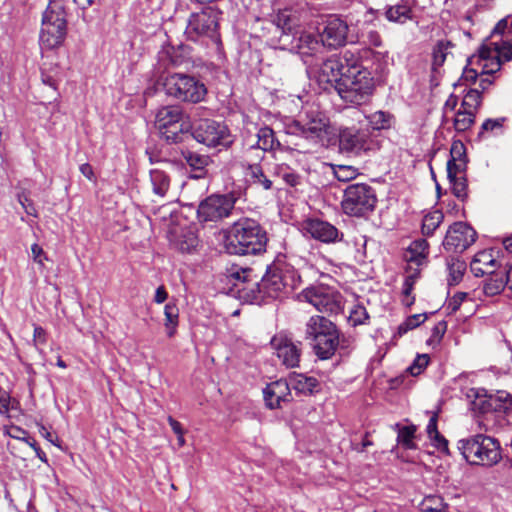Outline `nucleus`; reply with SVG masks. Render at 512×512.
Wrapping results in <instances>:
<instances>
[{
    "label": "nucleus",
    "mask_w": 512,
    "mask_h": 512,
    "mask_svg": "<svg viewBox=\"0 0 512 512\" xmlns=\"http://www.w3.org/2000/svg\"><path fill=\"white\" fill-rule=\"evenodd\" d=\"M498 266L499 264L493 255V250L478 252L470 263V269L477 277L492 274Z\"/></svg>",
    "instance_id": "obj_28"
},
{
    "label": "nucleus",
    "mask_w": 512,
    "mask_h": 512,
    "mask_svg": "<svg viewBox=\"0 0 512 512\" xmlns=\"http://www.w3.org/2000/svg\"><path fill=\"white\" fill-rule=\"evenodd\" d=\"M301 281L297 270L288 263L286 256L279 255L267 267L260 282L254 281L252 288L243 289L244 300L250 303H260L265 298L278 299L292 293Z\"/></svg>",
    "instance_id": "obj_1"
},
{
    "label": "nucleus",
    "mask_w": 512,
    "mask_h": 512,
    "mask_svg": "<svg viewBox=\"0 0 512 512\" xmlns=\"http://www.w3.org/2000/svg\"><path fill=\"white\" fill-rule=\"evenodd\" d=\"M193 138L207 147H229L233 136L228 127L221 122L211 119L200 121L192 132Z\"/></svg>",
    "instance_id": "obj_15"
},
{
    "label": "nucleus",
    "mask_w": 512,
    "mask_h": 512,
    "mask_svg": "<svg viewBox=\"0 0 512 512\" xmlns=\"http://www.w3.org/2000/svg\"><path fill=\"white\" fill-rule=\"evenodd\" d=\"M198 245L197 237L189 232L178 241V248L183 253H191Z\"/></svg>",
    "instance_id": "obj_52"
},
{
    "label": "nucleus",
    "mask_w": 512,
    "mask_h": 512,
    "mask_svg": "<svg viewBox=\"0 0 512 512\" xmlns=\"http://www.w3.org/2000/svg\"><path fill=\"white\" fill-rule=\"evenodd\" d=\"M433 445L440 451H448V441L438 432L430 438Z\"/></svg>",
    "instance_id": "obj_63"
},
{
    "label": "nucleus",
    "mask_w": 512,
    "mask_h": 512,
    "mask_svg": "<svg viewBox=\"0 0 512 512\" xmlns=\"http://www.w3.org/2000/svg\"><path fill=\"white\" fill-rule=\"evenodd\" d=\"M271 345L276 351L277 357L287 368L299 366L302 354V342L295 341L290 336L279 333L271 340Z\"/></svg>",
    "instance_id": "obj_21"
},
{
    "label": "nucleus",
    "mask_w": 512,
    "mask_h": 512,
    "mask_svg": "<svg viewBox=\"0 0 512 512\" xmlns=\"http://www.w3.org/2000/svg\"><path fill=\"white\" fill-rule=\"evenodd\" d=\"M305 339L320 360L332 358L343 347L344 338L335 323L321 315L311 316L305 324Z\"/></svg>",
    "instance_id": "obj_4"
},
{
    "label": "nucleus",
    "mask_w": 512,
    "mask_h": 512,
    "mask_svg": "<svg viewBox=\"0 0 512 512\" xmlns=\"http://www.w3.org/2000/svg\"><path fill=\"white\" fill-rule=\"evenodd\" d=\"M165 327L167 329L168 337H173L178 325L179 310L174 304H166L164 308Z\"/></svg>",
    "instance_id": "obj_43"
},
{
    "label": "nucleus",
    "mask_w": 512,
    "mask_h": 512,
    "mask_svg": "<svg viewBox=\"0 0 512 512\" xmlns=\"http://www.w3.org/2000/svg\"><path fill=\"white\" fill-rule=\"evenodd\" d=\"M506 286L512 291V265L505 264V270L502 273Z\"/></svg>",
    "instance_id": "obj_64"
},
{
    "label": "nucleus",
    "mask_w": 512,
    "mask_h": 512,
    "mask_svg": "<svg viewBox=\"0 0 512 512\" xmlns=\"http://www.w3.org/2000/svg\"><path fill=\"white\" fill-rule=\"evenodd\" d=\"M303 298L323 313H338L341 309V296L333 289L317 285L303 290Z\"/></svg>",
    "instance_id": "obj_18"
},
{
    "label": "nucleus",
    "mask_w": 512,
    "mask_h": 512,
    "mask_svg": "<svg viewBox=\"0 0 512 512\" xmlns=\"http://www.w3.org/2000/svg\"><path fill=\"white\" fill-rule=\"evenodd\" d=\"M318 36L323 47L338 49L348 42L349 25L337 14L324 16L318 23Z\"/></svg>",
    "instance_id": "obj_14"
},
{
    "label": "nucleus",
    "mask_w": 512,
    "mask_h": 512,
    "mask_svg": "<svg viewBox=\"0 0 512 512\" xmlns=\"http://www.w3.org/2000/svg\"><path fill=\"white\" fill-rule=\"evenodd\" d=\"M61 1H50L42 16L40 44L43 48L54 49L60 46L67 34V19Z\"/></svg>",
    "instance_id": "obj_8"
},
{
    "label": "nucleus",
    "mask_w": 512,
    "mask_h": 512,
    "mask_svg": "<svg viewBox=\"0 0 512 512\" xmlns=\"http://www.w3.org/2000/svg\"><path fill=\"white\" fill-rule=\"evenodd\" d=\"M429 253V244L426 239L414 240L407 249V261L421 264Z\"/></svg>",
    "instance_id": "obj_35"
},
{
    "label": "nucleus",
    "mask_w": 512,
    "mask_h": 512,
    "mask_svg": "<svg viewBox=\"0 0 512 512\" xmlns=\"http://www.w3.org/2000/svg\"><path fill=\"white\" fill-rule=\"evenodd\" d=\"M447 331V322L440 321L438 322L431 330V335L427 340L428 345H436L439 344L444 334Z\"/></svg>",
    "instance_id": "obj_53"
},
{
    "label": "nucleus",
    "mask_w": 512,
    "mask_h": 512,
    "mask_svg": "<svg viewBox=\"0 0 512 512\" xmlns=\"http://www.w3.org/2000/svg\"><path fill=\"white\" fill-rule=\"evenodd\" d=\"M488 46H493L492 53H494L495 58L500 59V61H510L512 60V45L507 42H491Z\"/></svg>",
    "instance_id": "obj_48"
},
{
    "label": "nucleus",
    "mask_w": 512,
    "mask_h": 512,
    "mask_svg": "<svg viewBox=\"0 0 512 512\" xmlns=\"http://www.w3.org/2000/svg\"><path fill=\"white\" fill-rule=\"evenodd\" d=\"M183 155L191 170L194 171L191 178H204L207 172L206 168L211 163L210 157L193 151H187Z\"/></svg>",
    "instance_id": "obj_29"
},
{
    "label": "nucleus",
    "mask_w": 512,
    "mask_h": 512,
    "mask_svg": "<svg viewBox=\"0 0 512 512\" xmlns=\"http://www.w3.org/2000/svg\"><path fill=\"white\" fill-rule=\"evenodd\" d=\"M267 232L252 218L234 222L224 236V249L231 255H259L266 251Z\"/></svg>",
    "instance_id": "obj_2"
},
{
    "label": "nucleus",
    "mask_w": 512,
    "mask_h": 512,
    "mask_svg": "<svg viewBox=\"0 0 512 512\" xmlns=\"http://www.w3.org/2000/svg\"><path fill=\"white\" fill-rule=\"evenodd\" d=\"M385 17L390 22L403 24L412 17V9L407 0L386 7Z\"/></svg>",
    "instance_id": "obj_31"
},
{
    "label": "nucleus",
    "mask_w": 512,
    "mask_h": 512,
    "mask_svg": "<svg viewBox=\"0 0 512 512\" xmlns=\"http://www.w3.org/2000/svg\"><path fill=\"white\" fill-rule=\"evenodd\" d=\"M170 181V176L164 170L159 168L150 170V182L155 195L165 197L170 188Z\"/></svg>",
    "instance_id": "obj_33"
},
{
    "label": "nucleus",
    "mask_w": 512,
    "mask_h": 512,
    "mask_svg": "<svg viewBox=\"0 0 512 512\" xmlns=\"http://www.w3.org/2000/svg\"><path fill=\"white\" fill-rule=\"evenodd\" d=\"M350 116L357 124H363L364 127L373 130L388 129L391 126L392 115L384 111H376L369 116L363 114L360 110H350Z\"/></svg>",
    "instance_id": "obj_26"
},
{
    "label": "nucleus",
    "mask_w": 512,
    "mask_h": 512,
    "mask_svg": "<svg viewBox=\"0 0 512 512\" xmlns=\"http://www.w3.org/2000/svg\"><path fill=\"white\" fill-rule=\"evenodd\" d=\"M296 53L308 54L317 51L322 46L320 37L309 32L298 31Z\"/></svg>",
    "instance_id": "obj_36"
},
{
    "label": "nucleus",
    "mask_w": 512,
    "mask_h": 512,
    "mask_svg": "<svg viewBox=\"0 0 512 512\" xmlns=\"http://www.w3.org/2000/svg\"><path fill=\"white\" fill-rule=\"evenodd\" d=\"M277 31L279 33L278 43L282 50L295 52L299 50L297 46L298 31L292 28L290 18L285 13H279L274 20Z\"/></svg>",
    "instance_id": "obj_24"
},
{
    "label": "nucleus",
    "mask_w": 512,
    "mask_h": 512,
    "mask_svg": "<svg viewBox=\"0 0 512 512\" xmlns=\"http://www.w3.org/2000/svg\"><path fill=\"white\" fill-rule=\"evenodd\" d=\"M264 400L270 409L279 408L281 402L290 400V384L286 380H278L266 386L263 390Z\"/></svg>",
    "instance_id": "obj_25"
},
{
    "label": "nucleus",
    "mask_w": 512,
    "mask_h": 512,
    "mask_svg": "<svg viewBox=\"0 0 512 512\" xmlns=\"http://www.w3.org/2000/svg\"><path fill=\"white\" fill-rule=\"evenodd\" d=\"M453 195L461 200L465 201L468 198V182L466 176L455 177L453 181H449Z\"/></svg>",
    "instance_id": "obj_46"
},
{
    "label": "nucleus",
    "mask_w": 512,
    "mask_h": 512,
    "mask_svg": "<svg viewBox=\"0 0 512 512\" xmlns=\"http://www.w3.org/2000/svg\"><path fill=\"white\" fill-rule=\"evenodd\" d=\"M479 64L481 75H492L500 70L502 62L495 58L490 46H483L479 51Z\"/></svg>",
    "instance_id": "obj_32"
},
{
    "label": "nucleus",
    "mask_w": 512,
    "mask_h": 512,
    "mask_svg": "<svg viewBox=\"0 0 512 512\" xmlns=\"http://www.w3.org/2000/svg\"><path fill=\"white\" fill-rule=\"evenodd\" d=\"M444 220V214L440 210L426 214L422 220L421 232L424 236L430 237Z\"/></svg>",
    "instance_id": "obj_37"
},
{
    "label": "nucleus",
    "mask_w": 512,
    "mask_h": 512,
    "mask_svg": "<svg viewBox=\"0 0 512 512\" xmlns=\"http://www.w3.org/2000/svg\"><path fill=\"white\" fill-rule=\"evenodd\" d=\"M353 57V53L345 51L342 57L332 55L324 60L318 70L319 84L329 85L336 90L340 79L345 74L347 63H350Z\"/></svg>",
    "instance_id": "obj_19"
},
{
    "label": "nucleus",
    "mask_w": 512,
    "mask_h": 512,
    "mask_svg": "<svg viewBox=\"0 0 512 512\" xmlns=\"http://www.w3.org/2000/svg\"><path fill=\"white\" fill-rule=\"evenodd\" d=\"M333 174L337 180L348 182L357 177L358 170L350 165H335L333 166Z\"/></svg>",
    "instance_id": "obj_49"
},
{
    "label": "nucleus",
    "mask_w": 512,
    "mask_h": 512,
    "mask_svg": "<svg viewBox=\"0 0 512 512\" xmlns=\"http://www.w3.org/2000/svg\"><path fill=\"white\" fill-rule=\"evenodd\" d=\"M374 90V79L368 69L357 61L347 63L345 74L337 85L341 99L353 105H362L369 101Z\"/></svg>",
    "instance_id": "obj_6"
},
{
    "label": "nucleus",
    "mask_w": 512,
    "mask_h": 512,
    "mask_svg": "<svg viewBox=\"0 0 512 512\" xmlns=\"http://www.w3.org/2000/svg\"><path fill=\"white\" fill-rule=\"evenodd\" d=\"M290 384L297 392L308 395L313 394L317 390L319 381L312 376L294 373L290 377Z\"/></svg>",
    "instance_id": "obj_34"
},
{
    "label": "nucleus",
    "mask_w": 512,
    "mask_h": 512,
    "mask_svg": "<svg viewBox=\"0 0 512 512\" xmlns=\"http://www.w3.org/2000/svg\"><path fill=\"white\" fill-rule=\"evenodd\" d=\"M476 114L460 108L454 118L453 126L457 132H465L471 128L475 122Z\"/></svg>",
    "instance_id": "obj_40"
},
{
    "label": "nucleus",
    "mask_w": 512,
    "mask_h": 512,
    "mask_svg": "<svg viewBox=\"0 0 512 512\" xmlns=\"http://www.w3.org/2000/svg\"><path fill=\"white\" fill-rule=\"evenodd\" d=\"M256 144L251 145V148L261 149L264 152L273 151L280 147V142L275 137L274 131L268 127L263 126L258 129Z\"/></svg>",
    "instance_id": "obj_30"
},
{
    "label": "nucleus",
    "mask_w": 512,
    "mask_h": 512,
    "mask_svg": "<svg viewBox=\"0 0 512 512\" xmlns=\"http://www.w3.org/2000/svg\"><path fill=\"white\" fill-rule=\"evenodd\" d=\"M221 12L212 6L203 8L200 12L192 13L188 19L185 35L188 40L198 41L207 37L219 41L218 26Z\"/></svg>",
    "instance_id": "obj_12"
},
{
    "label": "nucleus",
    "mask_w": 512,
    "mask_h": 512,
    "mask_svg": "<svg viewBox=\"0 0 512 512\" xmlns=\"http://www.w3.org/2000/svg\"><path fill=\"white\" fill-rule=\"evenodd\" d=\"M449 270V278L448 282L450 285H455L460 282L463 276V272L465 270V264L463 262L452 263L448 266Z\"/></svg>",
    "instance_id": "obj_54"
},
{
    "label": "nucleus",
    "mask_w": 512,
    "mask_h": 512,
    "mask_svg": "<svg viewBox=\"0 0 512 512\" xmlns=\"http://www.w3.org/2000/svg\"><path fill=\"white\" fill-rule=\"evenodd\" d=\"M327 128L328 120L321 113L310 111L306 118L293 121L288 126V133L318 143L327 134Z\"/></svg>",
    "instance_id": "obj_17"
},
{
    "label": "nucleus",
    "mask_w": 512,
    "mask_h": 512,
    "mask_svg": "<svg viewBox=\"0 0 512 512\" xmlns=\"http://www.w3.org/2000/svg\"><path fill=\"white\" fill-rule=\"evenodd\" d=\"M305 339L320 360L332 358L343 347L344 338L335 323L321 315L311 316L305 324Z\"/></svg>",
    "instance_id": "obj_5"
},
{
    "label": "nucleus",
    "mask_w": 512,
    "mask_h": 512,
    "mask_svg": "<svg viewBox=\"0 0 512 512\" xmlns=\"http://www.w3.org/2000/svg\"><path fill=\"white\" fill-rule=\"evenodd\" d=\"M467 164L465 162H454V160L447 161V178L453 181L455 177L466 176Z\"/></svg>",
    "instance_id": "obj_51"
},
{
    "label": "nucleus",
    "mask_w": 512,
    "mask_h": 512,
    "mask_svg": "<svg viewBox=\"0 0 512 512\" xmlns=\"http://www.w3.org/2000/svg\"><path fill=\"white\" fill-rule=\"evenodd\" d=\"M418 278H419V273L414 272V273L406 276L404 279L402 294L405 299L403 300V302L408 306H410L414 302L415 298H414V296H412V291L414 289V285H415L416 281L418 280Z\"/></svg>",
    "instance_id": "obj_47"
},
{
    "label": "nucleus",
    "mask_w": 512,
    "mask_h": 512,
    "mask_svg": "<svg viewBox=\"0 0 512 512\" xmlns=\"http://www.w3.org/2000/svg\"><path fill=\"white\" fill-rule=\"evenodd\" d=\"M429 356L427 354L418 355L413 363L408 367L411 375H419L428 365Z\"/></svg>",
    "instance_id": "obj_56"
},
{
    "label": "nucleus",
    "mask_w": 512,
    "mask_h": 512,
    "mask_svg": "<svg viewBox=\"0 0 512 512\" xmlns=\"http://www.w3.org/2000/svg\"><path fill=\"white\" fill-rule=\"evenodd\" d=\"M458 449L466 461L473 465L492 466L501 460L499 442L483 434L459 440Z\"/></svg>",
    "instance_id": "obj_7"
},
{
    "label": "nucleus",
    "mask_w": 512,
    "mask_h": 512,
    "mask_svg": "<svg viewBox=\"0 0 512 512\" xmlns=\"http://www.w3.org/2000/svg\"><path fill=\"white\" fill-rule=\"evenodd\" d=\"M416 427L414 425L404 426L399 429L397 440L404 448L412 449L415 447L413 443Z\"/></svg>",
    "instance_id": "obj_50"
},
{
    "label": "nucleus",
    "mask_w": 512,
    "mask_h": 512,
    "mask_svg": "<svg viewBox=\"0 0 512 512\" xmlns=\"http://www.w3.org/2000/svg\"><path fill=\"white\" fill-rule=\"evenodd\" d=\"M369 319L367 309L362 303L355 304L349 312L348 320L354 327L369 324Z\"/></svg>",
    "instance_id": "obj_45"
},
{
    "label": "nucleus",
    "mask_w": 512,
    "mask_h": 512,
    "mask_svg": "<svg viewBox=\"0 0 512 512\" xmlns=\"http://www.w3.org/2000/svg\"><path fill=\"white\" fill-rule=\"evenodd\" d=\"M489 278L485 280L483 285V292L486 296H495L500 294L506 284L504 281V276L495 271L492 274H488Z\"/></svg>",
    "instance_id": "obj_38"
},
{
    "label": "nucleus",
    "mask_w": 512,
    "mask_h": 512,
    "mask_svg": "<svg viewBox=\"0 0 512 512\" xmlns=\"http://www.w3.org/2000/svg\"><path fill=\"white\" fill-rule=\"evenodd\" d=\"M304 235L323 243H333L342 239L343 234L329 222L320 219H307L302 224Z\"/></svg>",
    "instance_id": "obj_22"
},
{
    "label": "nucleus",
    "mask_w": 512,
    "mask_h": 512,
    "mask_svg": "<svg viewBox=\"0 0 512 512\" xmlns=\"http://www.w3.org/2000/svg\"><path fill=\"white\" fill-rule=\"evenodd\" d=\"M454 162H465L467 164L466 148L461 141L453 142L450 149V158Z\"/></svg>",
    "instance_id": "obj_55"
},
{
    "label": "nucleus",
    "mask_w": 512,
    "mask_h": 512,
    "mask_svg": "<svg viewBox=\"0 0 512 512\" xmlns=\"http://www.w3.org/2000/svg\"><path fill=\"white\" fill-rule=\"evenodd\" d=\"M478 76H479V72L476 69L470 68V67H465L463 70L462 76L459 79V82L454 84V86L456 88L458 86L475 84Z\"/></svg>",
    "instance_id": "obj_57"
},
{
    "label": "nucleus",
    "mask_w": 512,
    "mask_h": 512,
    "mask_svg": "<svg viewBox=\"0 0 512 512\" xmlns=\"http://www.w3.org/2000/svg\"><path fill=\"white\" fill-rule=\"evenodd\" d=\"M366 43L373 47H380L382 45V37L376 30H369L366 33Z\"/></svg>",
    "instance_id": "obj_61"
},
{
    "label": "nucleus",
    "mask_w": 512,
    "mask_h": 512,
    "mask_svg": "<svg viewBox=\"0 0 512 512\" xmlns=\"http://www.w3.org/2000/svg\"><path fill=\"white\" fill-rule=\"evenodd\" d=\"M505 120V117L496 119H486L481 126L480 134L484 131H494L497 129H501L503 127V123L505 122Z\"/></svg>",
    "instance_id": "obj_59"
},
{
    "label": "nucleus",
    "mask_w": 512,
    "mask_h": 512,
    "mask_svg": "<svg viewBox=\"0 0 512 512\" xmlns=\"http://www.w3.org/2000/svg\"><path fill=\"white\" fill-rule=\"evenodd\" d=\"M452 47L451 42L449 41H438L435 47L433 48V62H432V69L434 71H437L438 68H440L447 57L448 49Z\"/></svg>",
    "instance_id": "obj_44"
},
{
    "label": "nucleus",
    "mask_w": 512,
    "mask_h": 512,
    "mask_svg": "<svg viewBox=\"0 0 512 512\" xmlns=\"http://www.w3.org/2000/svg\"><path fill=\"white\" fill-rule=\"evenodd\" d=\"M427 319V315L425 313L422 314H414L405 320L407 325H410L412 329L417 328L420 324H422Z\"/></svg>",
    "instance_id": "obj_62"
},
{
    "label": "nucleus",
    "mask_w": 512,
    "mask_h": 512,
    "mask_svg": "<svg viewBox=\"0 0 512 512\" xmlns=\"http://www.w3.org/2000/svg\"><path fill=\"white\" fill-rule=\"evenodd\" d=\"M305 339L320 360L332 358L343 347L344 338L335 323L321 315L311 316L305 324Z\"/></svg>",
    "instance_id": "obj_3"
},
{
    "label": "nucleus",
    "mask_w": 512,
    "mask_h": 512,
    "mask_svg": "<svg viewBox=\"0 0 512 512\" xmlns=\"http://www.w3.org/2000/svg\"><path fill=\"white\" fill-rule=\"evenodd\" d=\"M465 94L461 103V108L476 114L482 103V94L478 88H470Z\"/></svg>",
    "instance_id": "obj_39"
},
{
    "label": "nucleus",
    "mask_w": 512,
    "mask_h": 512,
    "mask_svg": "<svg viewBox=\"0 0 512 512\" xmlns=\"http://www.w3.org/2000/svg\"><path fill=\"white\" fill-rule=\"evenodd\" d=\"M31 252H32V256H33L34 261L40 267H43L44 266V260H47V257L45 255V252L42 249V247H40L38 244H33L31 246Z\"/></svg>",
    "instance_id": "obj_60"
},
{
    "label": "nucleus",
    "mask_w": 512,
    "mask_h": 512,
    "mask_svg": "<svg viewBox=\"0 0 512 512\" xmlns=\"http://www.w3.org/2000/svg\"><path fill=\"white\" fill-rule=\"evenodd\" d=\"M447 508L448 505L439 495L426 496L420 503V510L422 512H445Z\"/></svg>",
    "instance_id": "obj_42"
},
{
    "label": "nucleus",
    "mask_w": 512,
    "mask_h": 512,
    "mask_svg": "<svg viewBox=\"0 0 512 512\" xmlns=\"http://www.w3.org/2000/svg\"><path fill=\"white\" fill-rule=\"evenodd\" d=\"M252 275V269L241 268L237 265H233L226 269L225 277L232 284L233 288L239 293V297L244 299L245 291L242 289L248 288V291L252 288V282L250 276Z\"/></svg>",
    "instance_id": "obj_27"
},
{
    "label": "nucleus",
    "mask_w": 512,
    "mask_h": 512,
    "mask_svg": "<svg viewBox=\"0 0 512 512\" xmlns=\"http://www.w3.org/2000/svg\"><path fill=\"white\" fill-rule=\"evenodd\" d=\"M476 231L465 222L453 223L446 232L443 247L448 252L462 253L476 240Z\"/></svg>",
    "instance_id": "obj_20"
},
{
    "label": "nucleus",
    "mask_w": 512,
    "mask_h": 512,
    "mask_svg": "<svg viewBox=\"0 0 512 512\" xmlns=\"http://www.w3.org/2000/svg\"><path fill=\"white\" fill-rule=\"evenodd\" d=\"M337 139L339 152L348 156H360L377 148L372 132L363 124L339 126Z\"/></svg>",
    "instance_id": "obj_9"
},
{
    "label": "nucleus",
    "mask_w": 512,
    "mask_h": 512,
    "mask_svg": "<svg viewBox=\"0 0 512 512\" xmlns=\"http://www.w3.org/2000/svg\"><path fill=\"white\" fill-rule=\"evenodd\" d=\"M245 182L257 189L270 191L273 188V171H266L259 163L242 164Z\"/></svg>",
    "instance_id": "obj_23"
},
{
    "label": "nucleus",
    "mask_w": 512,
    "mask_h": 512,
    "mask_svg": "<svg viewBox=\"0 0 512 512\" xmlns=\"http://www.w3.org/2000/svg\"><path fill=\"white\" fill-rule=\"evenodd\" d=\"M235 199L231 194H212L202 200L197 209L200 222H218L231 215Z\"/></svg>",
    "instance_id": "obj_16"
},
{
    "label": "nucleus",
    "mask_w": 512,
    "mask_h": 512,
    "mask_svg": "<svg viewBox=\"0 0 512 512\" xmlns=\"http://www.w3.org/2000/svg\"><path fill=\"white\" fill-rule=\"evenodd\" d=\"M467 293L465 292H457L454 294L448 301L446 309L449 314L455 313L466 299Z\"/></svg>",
    "instance_id": "obj_58"
},
{
    "label": "nucleus",
    "mask_w": 512,
    "mask_h": 512,
    "mask_svg": "<svg viewBox=\"0 0 512 512\" xmlns=\"http://www.w3.org/2000/svg\"><path fill=\"white\" fill-rule=\"evenodd\" d=\"M376 203L375 190L368 184L356 183L345 188L341 207L349 216L362 217L372 212Z\"/></svg>",
    "instance_id": "obj_11"
},
{
    "label": "nucleus",
    "mask_w": 512,
    "mask_h": 512,
    "mask_svg": "<svg viewBox=\"0 0 512 512\" xmlns=\"http://www.w3.org/2000/svg\"><path fill=\"white\" fill-rule=\"evenodd\" d=\"M273 175L282 178V180L289 186L295 187L301 183V177L294 172L289 166L275 165Z\"/></svg>",
    "instance_id": "obj_41"
},
{
    "label": "nucleus",
    "mask_w": 512,
    "mask_h": 512,
    "mask_svg": "<svg viewBox=\"0 0 512 512\" xmlns=\"http://www.w3.org/2000/svg\"><path fill=\"white\" fill-rule=\"evenodd\" d=\"M155 127L168 142L177 143L181 140V135L188 131L189 124L184 121L182 108L177 105H170L157 111Z\"/></svg>",
    "instance_id": "obj_13"
},
{
    "label": "nucleus",
    "mask_w": 512,
    "mask_h": 512,
    "mask_svg": "<svg viewBox=\"0 0 512 512\" xmlns=\"http://www.w3.org/2000/svg\"><path fill=\"white\" fill-rule=\"evenodd\" d=\"M166 95L181 102L199 103L207 95V88L199 79L194 76L173 73L168 75L163 82Z\"/></svg>",
    "instance_id": "obj_10"
}]
</instances>
